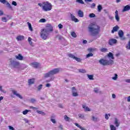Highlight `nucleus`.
<instances>
[{"mask_svg":"<svg viewBox=\"0 0 130 130\" xmlns=\"http://www.w3.org/2000/svg\"><path fill=\"white\" fill-rule=\"evenodd\" d=\"M88 32L91 34V36H97L99 33H100V26L97 25H95L93 23H91L87 27Z\"/></svg>","mask_w":130,"mask_h":130,"instance_id":"nucleus-1","label":"nucleus"},{"mask_svg":"<svg viewBox=\"0 0 130 130\" xmlns=\"http://www.w3.org/2000/svg\"><path fill=\"white\" fill-rule=\"evenodd\" d=\"M60 71V68H55L49 72L45 73L44 74L45 78H49L51 76H53L54 75H56V74H58Z\"/></svg>","mask_w":130,"mask_h":130,"instance_id":"nucleus-2","label":"nucleus"},{"mask_svg":"<svg viewBox=\"0 0 130 130\" xmlns=\"http://www.w3.org/2000/svg\"><path fill=\"white\" fill-rule=\"evenodd\" d=\"M10 62L11 69H19L20 68V62L16 60V59H10Z\"/></svg>","mask_w":130,"mask_h":130,"instance_id":"nucleus-3","label":"nucleus"},{"mask_svg":"<svg viewBox=\"0 0 130 130\" xmlns=\"http://www.w3.org/2000/svg\"><path fill=\"white\" fill-rule=\"evenodd\" d=\"M99 62L100 63V64H102V66H109L110 64L112 65L113 63H114L113 60L110 59L108 60L104 58L99 60Z\"/></svg>","mask_w":130,"mask_h":130,"instance_id":"nucleus-4","label":"nucleus"},{"mask_svg":"<svg viewBox=\"0 0 130 130\" xmlns=\"http://www.w3.org/2000/svg\"><path fill=\"white\" fill-rule=\"evenodd\" d=\"M44 5L43 6V10L45 12H48V11H51V9H52V5L51 4L49 3L48 2H44L43 3Z\"/></svg>","mask_w":130,"mask_h":130,"instance_id":"nucleus-5","label":"nucleus"},{"mask_svg":"<svg viewBox=\"0 0 130 130\" xmlns=\"http://www.w3.org/2000/svg\"><path fill=\"white\" fill-rule=\"evenodd\" d=\"M40 35L41 38L43 39V40H46L48 38V36H49V34L47 31L44 30V29H42Z\"/></svg>","mask_w":130,"mask_h":130,"instance_id":"nucleus-6","label":"nucleus"},{"mask_svg":"<svg viewBox=\"0 0 130 130\" xmlns=\"http://www.w3.org/2000/svg\"><path fill=\"white\" fill-rule=\"evenodd\" d=\"M43 30L49 34L50 32H52V31H53V27H52V25H51V24H47L46 25V28L43 29Z\"/></svg>","mask_w":130,"mask_h":130,"instance_id":"nucleus-7","label":"nucleus"},{"mask_svg":"<svg viewBox=\"0 0 130 130\" xmlns=\"http://www.w3.org/2000/svg\"><path fill=\"white\" fill-rule=\"evenodd\" d=\"M118 35L120 39V40H122V41H124V40H126V38L124 36V32H123V31H122V30L120 29L118 31Z\"/></svg>","mask_w":130,"mask_h":130,"instance_id":"nucleus-8","label":"nucleus"},{"mask_svg":"<svg viewBox=\"0 0 130 130\" xmlns=\"http://www.w3.org/2000/svg\"><path fill=\"white\" fill-rule=\"evenodd\" d=\"M29 66H31V67L34 68V69H38V68H39V66H40V63L37 62H33L32 63H30L29 64Z\"/></svg>","mask_w":130,"mask_h":130,"instance_id":"nucleus-9","label":"nucleus"},{"mask_svg":"<svg viewBox=\"0 0 130 130\" xmlns=\"http://www.w3.org/2000/svg\"><path fill=\"white\" fill-rule=\"evenodd\" d=\"M72 96L73 97H77V96H79V94H78V92H77V89H76V87H73L72 88Z\"/></svg>","mask_w":130,"mask_h":130,"instance_id":"nucleus-10","label":"nucleus"},{"mask_svg":"<svg viewBox=\"0 0 130 130\" xmlns=\"http://www.w3.org/2000/svg\"><path fill=\"white\" fill-rule=\"evenodd\" d=\"M117 43V40L115 39H112L109 40V45H113V44H116Z\"/></svg>","mask_w":130,"mask_h":130,"instance_id":"nucleus-11","label":"nucleus"},{"mask_svg":"<svg viewBox=\"0 0 130 130\" xmlns=\"http://www.w3.org/2000/svg\"><path fill=\"white\" fill-rule=\"evenodd\" d=\"M12 93H13V95H15V96H17L18 98H20V99H23V96L19 93H17V91L15 90H12Z\"/></svg>","mask_w":130,"mask_h":130,"instance_id":"nucleus-12","label":"nucleus"},{"mask_svg":"<svg viewBox=\"0 0 130 130\" xmlns=\"http://www.w3.org/2000/svg\"><path fill=\"white\" fill-rule=\"evenodd\" d=\"M114 123L116 127H118V126H119V125H120V122H119V120H118V119H117V118H115Z\"/></svg>","mask_w":130,"mask_h":130,"instance_id":"nucleus-13","label":"nucleus"},{"mask_svg":"<svg viewBox=\"0 0 130 130\" xmlns=\"http://www.w3.org/2000/svg\"><path fill=\"white\" fill-rule=\"evenodd\" d=\"M119 30V26L118 25H116L113 27V29L111 30V33L113 34L115 32H117Z\"/></svg>","mask_w":130,"mask_h":130,"instance_id":"nucleus-14","label":"nucleus"},{"mask_svg":"<svg viewBox=\"0 0 130 130\" xmlns=\"http://www.w3.org/2000/svg\"><path fill=\"white\" fill-rule=\"evenodd\" d=\"M71 18L72 21H73V22H75V23H78V22H79V19L76 18V17L72 14H71Z\"/></svg>","mask_w":130,"mask_h":130,"instance_id":"nucleus-15","label":"nucleus"},{"mask_svg":"<svg viewBox=\"0 0 130 130\" xmlns=\"http://www.w3.org/2000/svg\"><path fill=\"white\" fill-rule=\"evenodd\" d=\"M15 58L18 60H23L24 59V57H23L21 54H19L18 55H15Z\"/></svg>","mask_w":130,"mask_h":130,"instance_id":"nucleus-16","label":"nucleus"},{"mask_svg":"<svg viewBox=\"0 0 130 130\" xmlns=\"http://www.w3.org/2000/svg\"><path fill=\"white\" fill-rule=\"evenodd\" d=\"M130 10V6L129 5H126L125 7H124L123 9L122 10V12H127V11H129Z\"/></svg>","mask_w":130,"mask_h":130,"instance_id":"nucleus-17","label":"nucleus"},{"mask_svg":"<svg viewBox=\"0 0 130 130\" xmlns=\"http://www.w3.org/2000/svg\"><path fill=\"white\" fill-rule=\"evenodd\" d=\"M35 82V79L32 78V79H30L28 80V85H33Z\"/></svg>","mask_w":130,"mask_h":130,"instance_id":"nucleus-18","label":"nucleus"},{"mask_svg":"<svg viewBox=\"0 0 130 130\" xmlns=\"http://www.w3.org/2000/svg\"><path fill=\"white\" fill-rule=\"evenodd\" d=\"M78 15L80 18H83L84 17V12L82 10H79L78 12Z\"/></svg>","mask_w":130,"mask_h":130,"instance_id":"nucleus-19","label":"nucleus"},{"mask_svg":"<svg viewBox=\"0 0 130 130\" xmlns=\"http://www.w3.org/2000/svg\"><path fill=\"white\" fill-rule=\"evenodd\" d=\"M24 38H25V37H24V36H19L17 37L16 39L18 41H21V40H24Z\"/></svg>","mask_w":130,"mask_h":130,"instance_id":"nucleus-20","label":"nucleus"},{"mask_svg":"<svg viewBox=\"0 0 130 130\" xmlns=\"http://www.w3.org/2000/svg\"><path fill=\"white\" fill-rule=\"evenodd\" d=\"M67 55L68 56H69V57H70V58H73V59H75V58H76V56H75V55L72 53H69Z\"/></svg>","mask_w":130,"mask_h":130,"instance_id":"nucleus-21","label":"nucleus"},{"mask_svg":"<svg viewBox=\"0 0 130 130\" xmlns=\"http://www.w3.org/2000/svg\"><path fill=\"white\" fill-rule=\"evenodd\" d=\"M108 57H110L112 59H114V56H113V54L111 52H109V53L108 54Z\"/></svg>","mask_w":130,"mask_h":130,"instance_id":"nucleus-22","label":"nucleus"},{"mask_svg":"<svg viewBox=\"0 0 130 130\" xmlns=\"http://www.w3.org/2000/svg\"><path fill=\"white\" fill-rule=\"evenodd\" d=\"M82 107L83 108H84L85 109V111H91V110L90 109V108H89V107H86L85 105H82Z\"/></svg>","mask_w":130,"mask_h":130,"instance_id":"nucleus-23","label":"nucleus"},{"mask_svg":"<svg viewBox=\"0 0 130 130\" xmlns=\"http://www.w3.org/2000/svg\"><path fill=\"white\" fill-rule=\"evenodd\" d=\"M87 76L89 80H94V75L87 74Z\"/></svg>","mask_w":130,"mask_h":130,"instance_id":"nucleus-24","label":"nucleus"},{"mask_svg":"<svg viewBox=\"0 0 130 130\" xmlns=\"http://www.w3.org/2000/svg\"><path fill=\"white\" fill-rule=\"evenodd\" d=\"M100 51L102 52H107L108 51V49L106 48H102L101 49H100Z\"/></svg>","mask_w":130,"mask_h":130,"instance_id":"nucleus-25","label":"nucleus"},{"mask_svg":"<svg viewBox=\"0 0 130 130\" xmlns=\"http://www.w3.org/2000/svg\"><path fill=\"white\" fill-rule=\"evenodd\" d=\"M27 25L28 26L29 30H30V31H33V27H32V25H31V23L28 22Z\"/></svg>","mask_w":130,"mask_h":130,"instance_id":"nucleus-26","label":"nucleus"},{"mask_svg":"<svg viewBox=\"0 0 130 130\" xmlns=\"http://www.w3.org/2000/svg\"><path fill=\"white\" fill-rule=\"evenodd\" d=\"M91 119L93 120V121H94L95 122H97V121L99 120V119H98V118L95 117L94 116H92Z\"/></svg>","mask_w":130,"mask_h":130,"instance_id":"nucleus-27","label":"nucleus"},{"mask_svg":"<svg viewBox=\"0 0 130 130\" xmlns=\"http://www.w3.org/2000/svg\"><path fill=\"white\" fill-rule=\"evenodd\" d=\"M79 73H82V74H85L87 73V72L86 71V70L84 69H79Z\"/></svg>","mask_w":130,"mask_h":130,"instance_id":"nucleus-28","label":"nucleus"},{"mask_svg":"<svg viewBox=\"0 0 130 130\" xmlns=\"http://www.w3.org/2000/svg\"><path fill=\"white\" fill-rule=\"evenodd\" d=\"M6 6L7 8H8V9H10V10H13V7H12V6L11 5V4H10V3H9V2L7 3Z\"/></svg>","mask_w":130,"mask_h":130,"instance_id":"nucleus-29","label":"nucleus"},{"mask_svg":"<svg viewBox=\"0 0 130 130\" xmlns=\"http://www.w3.org/2000/svg\"><path fill=\"white\" fill-rule=\"evenodd\" d=\"M31 40H32V39L30 37L28 38V41L29 42V44H30V45H31V46H33V42H32V41H31Z\"/></svg>","mask_w":130,"mask_h":130,"instance_id":"nucleus-30","label":"nucleus"},{"mask_svg":"<svg viewBox=\"0 0 130 130\" xmlns=\"http://www.w3.org/2000/svg\"><path fill=\"white\" fill-rule=\"evenodd\" d=\"M30 111H31L29 110H25L22 112V113L24 115H26V114H27L28 112H30Z\"/></svg>","mask_w":130,"mask_h":130,"instance_id":"nucleus-31","label":"nucleus"},{"mask_svg":"<svg viewBox=\"0 0 130 130\" xmlns=\"http://www.w3.org/2000/svg\"><path fill=\"white\" fill-rule=\"evenodd\" d=\"M76 3H78V4H81V5H84L85 3L83 0H76Z\"/></svg>","mask_w":130,"mask_h":130,"instance_id":"nucleus-32","label":"nucleus"},{"mask_svg":"<svg viewBox=\"0 0 130 130\" xmlns=\"http://www.w3.org/2000/svg\"><path fill=\"white\" fill-rule=\"evenodd\" d=\"M118 78V75H117V74H115V76L112 77V80H114V81H116Z\"/></svg>","mask_w":130,"mask_h":130,"instance_id":"nucleus-33","label":"nucleus"},{"mask_svg":"<svg viewBox=\"0 0 130 130\" xmlns=\"http://www.w3.org/2000/svg\"><path fill=\"white\" fill-rule=\"evenodd\" d=\"M74 59L76 60V61H77L78 62H81V61H82V59H81L80 58H78L77 57H75V58Z\"/></svg>","mask_w":130,"mask_h":130,"instance_id":"nucleus-34","label":"nucleus"},{"mask_svg":"<svg viewBox=\"0 0 130 130\" xmlns=\"http://www.w3.org/2000/svg\"><path fill=\"white\" fill-rule=\"evenodd\" d=\"M93 54L92 53H89L86 55V58H89V57H91V56H93Z\"/></svg>","mask_w":130,"mask_h":130,"instance_id":"nucleus-35","label":"nucleus"},{"mask_svg":"<svg viewBox=\"0 0 130 130\" xmlns=\"http://www.w3.org/2000/svg\"><path fill=\"white\" fill-rule=\"evenodd\" d=\"M89 18H95V17H96V15L94 13H90L89 15Z\"/></svg>","mask_w":130,"mask_h":130,"instance_id":"nucleus-36","label":"nucleus"},{"mask_svg":"<svg viewBox=\"0 0 130 130\" xmlns=\"http://www.w3.org/2000/svg\"><path fill=\"white\" fill-rule=\"evenodd\" d=\"M110 127L111 130H116V127L114 126L113 125H110Z\"/></svg>","mask_w":130,"mask_h":130,"instance_id":"nucleus-37","label":"nucleus"},{"mask_svg":"<svg viewBox=\"0 0 130 130\" xmlns=\"http://www.w3.org/2000/svg\"><path fill=\"white\" fill-rule=\"evenodd\" d=\"M102 6L101 5H99L98 6V12H101V10H102Z\"/></svg>","mask_w":130,"mask_h":130,"instance_id":"nucleus-38","label":"nucleus"},{"mask_svg":"<svg viewBox=\"0 0 130 130\" xmlns=\"http://www.w3.org/2000/svg\"><path fill=\"white\" fill-rule=\"evenodd\" d=\"M42 87L43 85L42 84H40L38 86V91H41V89H42Z\"/></svg>","mask_w":130,"mask_h":130,"instance_id":"nucleus-39","label":"nucleus"},{"mask_svg":"<svg viewBox=\"0 0 130 130\" xmlns=\"http://www.w3.org/2000/svg\"><path fill=\"white\" fill-rule=\"evenodd\" d=\"M71 36H72V37H74V38H76V37H77V35H76V32L73 31L71 32Z\"/></svg>","mask_w":130,"mask_h":130,"instance_id":"nucleus-40","label":"nucleus"},{"mask_svg":"<svg viewBox=\"0 0 130 130\" xmlns=\"http://www.w3.org/2000/svg\"><path fill=\"white\" fill-rule=\"evenodd\" d=\"M40 23H45L46 22V19L44 18H42L39 20Z\"/></svg>","mask_w":130,"mask_h":130,"instance_id":"nucleus-41","label":"nucleus"},{"mask_svg":"<svg viewBox=\"0 0 130 130\" xmlns=\"http://www.w3.org/2000/svg\"><path fill=\"white\" fill-rule=\"evenodd\" d=\"M56 38H58V40H61L62 39V37L59 35L56 36Z\"/></svg>","mask_w":130,"mask_h":130,"instance_id":"nucleus-42","label":"nucleus"},{"mask_svg":"<svg viewBox=\"0 0 130 130\" xmlns=\"http://www.w3.org/2000/svg\"><path fill=\"white\" fill-rule=\"evenodd\" d=\"M115 18L117 21V22H119L120 18L119 16L118 15H115Z\"/></svg>","mask_w":130,"mask_h":130,"instance_id":"nucleus-43","label":"nucleus"},{"mask_svg":"<svg viewBox=\"0 0 130 130\" xmlns=\"http://www.w3.org/2000/svg\"><path fill=\"white\" fill-rule=\"evenodd\" d=\"M37 112L39 113V114H44V115H45V113L41 111L37 110Z\"/></svg>","mask_w":130,"mask_h":130,"instance_id":"nucleus-44","label":"nucleus"},{"mask_svg":"<svg viewBox=\"0 0 130 130\" xmlns=\"http://www.w3.org/2000/svg\"><path fill=\"white\" fill-rule=\"evenodd\" d=\"M94 93H99V89H98V88H94Z\"/></svg>","mask_w":130,"mask_h":130,"instance_id":"nucleus-45","label":"nucleus"},{"mask_svg":"<svg viewBox=\"0 0 130 130\" xmlns=\"http://www.w3.org/2000/svg\"><path fill=\"white\" fill-rule=\"evenodd\" d=\"M30 109H33V110H38V108H36L33 106L30 107Z\"/></svg>","mask_w":130,"mask_h":130,"instance_id":"nucleus-46","label":"nucleus"},{"mask_svg":"<svg viewBox=\"0 0 130 130\" xmlns=\"http://www.w3.org/2000/svg\"><path fill=\"white\" fill-rule=\"evenodd\" d=\"M58 27L59 29H62V28H63V25H62V24L60 23L58 25Z\"/></svg>","mask_w":130,"mask_h":130,"instance_id":"nucleus-47","label":"nucleus"},{"mask_svg":"<svg viewBox=\"0 0 130 130\" xmlns=\"http://www.w3.org/2000/svg\"><path fill=\"white\" fill-rule=\"evenodd\" d=\"M2 20L3 22H8V20H7V18L6 17H2Z\"/></svg>","mask_w":130,"mask_h":130,"instance_id":"nucleus-48","label":"nucleus"},{"mask_svg":"<svg viewBox=\"0 0 130 130\" xmlns=\"http://www.w3.org/2000/svg\"><path fill=\"white\" fill-rule=\"evenodd\" d=\"M0 3H2V4H6V3H7V0H0Z\"/></svg>","mask_w":130,"mask_h":130,"instance_id":"nucleus-49","label":"nucleus"},{"mask_svg":"<svg viewBox=\"0 0 130 130\" xmlns=\"http://www.w3.org/2000/svg\"><path fill=\"white\" fill-rule=\"evenodd\" d=\"M64 119H65V120H66L67 121H69V119H70V117H68V116H67V115H65Z\"/></svg>","mask_w":130,"mask_h":130,"instance_id":"nucleus-50","label":"nucleus"},{"mask_svg":"<svg viewBox=\"0 0 130 130\" xmlns=\"http://www.w3.org/2000/svg\"><path fill=\"white\" fill-rule=\"evenodd\" d=\"M30 102L31 103H34L36 102V100L35 99H31Z\"/></svg>","mask_w":130,"mask_h":130,"instance_id":"nucleus-51","label":"nucleus"},{"mask_svg":"<svg viewBox=\"0 0 130 130\" xmlns=\"http://www.w3.org/2000/svg\"><path fill=\"white\" fill-rule=\"evenodd\" d=\"M12 5L13 6H15V7H16L17 6V2H15V1H13L12 3Z\"/></svg>","mask_w":130,"mask_h":130,"instance_id":"nucleus-52","label":"nucleus"},{"mask_svg":"<svg viewBox=\"0 0 130 130\" xmlns=\"http://www.w3.org/2000/svg\"><path fill=\"white\" fill-rule=\"evenodd\" d=\"M75 125L77 126V127H79V128H81V127H82V126H81V125H80V124H79L77 123H75Z\"/></svg>","mask_w":130,"mask_h":130,"instance_id":"nucleus-53","label":"nucleus"},{"mask_svg":"<svg viewBox=\"0 0 130 130\" xmlns=\"http://www.w3.org/2000/svg\"><path fill=\"white\" fill-rule=\"evenodd\" d=\"M51 121H52L53 123H56V121L54 119L51 118Z\"/></svg>","mask_w":130,"mask_h":130,"instance_id":"nucleus-54","label":"nucleus"},{"mask_svg":"<svg viewBox=\"0 0 130 130\" xmlns=\"http://www.w3.org/2000/svg\"><path fill=\"white\" fill-rule=\"evenodd\" d=\"M8 127L10 130H15V128L12 126H9Z\"/></svg>","mask_w":130,"mask_h":130,"instance_id":"nucleus-55","label":"nucleus"},{"mask_svg":"<svg viewBox=\"0 0 130 130\" xmlns=\"http://www.w3.org/2000/svg\"><path fill=\"white\" fill-rule=\"evenodd\" d=\"M95 7H96V4L95 3H92L91 4V8H95Z\"/></svg>","mask_w":130,"mask_h":130,"instance_id":"nucleus-56","label":"nucleus"},{"mask_svg":"<svg viewBox=\"0 0 130 130\" xmlns=\"http://www.w3.org/2000/svg\"><path fill=\"white\" fill-rule=\"evenodd\" d=\"M112 98H113V99H115L116 98V95H115V94L113 93L112 94Z\"/></svg>","mask_w":130,"mask_h":130,"instance_id":"nucleus-57","label":"nucleus"},{"mask_svg":"<svg viewBox=\"0 0 130 130\" xmlns=\"http://www.w3.org/2000/svg\"><path fill=\"white\" fill-rule=\"evenodd\" d=\"M105 118H106V119H107V120L109 119V117H108V115L107 114H105Z\"/></svg>","mask_w":130,"mask_h":130,"instance_id":"nucleus-58","label":"nucleus"},{"mask_svg":"<svg viewBox=\"0 0 130 130\" xmlns=\"http://www.w3.org/2000/svg\"><path fill=\"white\" fill-rule=\"evenodd\" d=\"M50 86H51V84H49V83H47L46 85V87H47V88H49V87H50Z\"/></svg>","mask_w":130,"mask_h":130,"instance_id":"nucleus-59","label":"nucleus"},{"mask_svg":"<svg viewBox=\"0 0 130 130\" xmlns=\"http://www.w3.org/2000/svg\"><path fill=\"white\" fill-rule=\"evenodd\" d=\"M109 18L110 19V20H113V19H114V17L110 16V15H109Z\"/></svg>","mask_w":130,"mask_h":130,"instance_id":"nucleus-60","label":"nucleus"},{"mask_svg":"<svg viewBox=\"0 0 130 130\" xmlns=\"http://www.w3.org/2000/svg\"><path fill=\"white\" fill-rule=\"evenodd\" d=\"M23 120L25 121V123H28V122H29V120H28V119H26V118H24V119H23Z\"/></svg>","mask_w":130,"mask_h":130,"instance_id":"nucleus-61","label":"nucleus"},{"mask_svg":"<svg viewBox=\"0 0 130 130\" xmlns=\"http://www.w3.org/2000/svg\"><path fill=\"white\" fill-rule=\"evenodd\" d=\"M59 128H60V129L62 130L63 129V127L62 126V125L60 124V125L59 126Z\"/></svg>","mask_w":130,"mask_h":130,"instance_id":"nucleus-62","label":"nucleus"},{"mask_svg":"<svg viewBox=\"0 0 130 130\" xmlns=\"http://www.w3.org/2000/svg\"><path fill=\"white\" fill-rule=\"evenodd\" d=\"M4 15V12L2 10H0V16H3Z\"/></svg>","mask_w":130,"mask_h":130,"instance_id":"nucleus-63","label":"nucleus"},{"mask_svg":"<svg viewBox=\"0 0 130 130\" xmlns=\"http://www.w3.org/2000/svg\"><path fill=\"white\" fill-rule=\"evenodd\" d=\"M125 82L126 83H130V79H126Z\"/></svg>","mask_w":130,"mask_h":130,"instance_id":"nucleus-64","label":"nucleus"}]
</instances>
